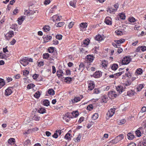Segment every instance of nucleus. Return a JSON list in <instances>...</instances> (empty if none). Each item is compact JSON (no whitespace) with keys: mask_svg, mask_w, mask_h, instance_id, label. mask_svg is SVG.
I'll use <instances>...</instances> for the list:
<instances>
[{"mask_svg":"<svg viewBox=\"0 0 146 146\" xmlns=\"http://www.w3.org/2000/svg\"><path fill=\"white\" fill-rule=\"evenodd\" d=\"M62 36L61 35H58L56 36V38L59 40H61L62 39Z\"/></svg>","mask_w":146,"mask_h":146,"instance_id":"obj_52","label":"nucleus"},{"mask_svg":"<svg viewBox=\"0 0 146 146\" xmlns=\"http://www.w3.org/2000/svg\"><path fill=\"white\" fill-rule=\"evenodd\" d=\"M88 90H92L94 87L95 85L94 82L92 81H88Z\"/></svg>","mask_w":146,"mask_h":146,"instance_id":"obj_6","label":"nucleus"},{"mask_svg":"<svg viewBox=\"0 0 146 146\" xmlns=\"http://www.w3.org/2000/svg\"><path fill=\"white\" fill-rule=\"evenodd\" d=\"M143 73V70L141 68H138L137 69L135 72V74L136 75L137 74L138 75H141Z\"/></svg>","mask_w":146,"mask_h":146,"instance_id":"obj_16","label":"nucleus"},{"mask_svg":"<svg viewBox=\"0 0 146 146\" xmlns=\"http://www.w3.org/2000/svg\"><path fill=\"white\" fill-rule=\"evenodd\" d=\"M35 86L34 84H28L27 87V88L28 89H30L33 88Z\"/></svg>","mask_w":146,"mask_h":146,"instance_id":"obj_40","label":"nucleus"},{"mask_svg":"<svg viewBox=\"0 0 146 146\" xmlns=\"http://www.w3.org/2000/svg\"><path fill=\"white\" fill-rule=\"evenodd\" d=\"M5 84L4 80L0 78V88Z\"/></svg>","mask_w":146,"mask_h":146,"instance_id":"obj_27","label":"nucleus"},{"mask_svg":"<svg viewBox=\"0 0 146 146\" xmlns=\"http://www.w3.org/2000/svg\"><path fill=\"white\" fill-rule=\"evenodd\" d=\"M48 93L50 95L54 94V91L52 89H49L47 91Z\"/></svg>","mask_w":146,"mask_h":146,"instance_id":"obj_31","label":"nucleus"},{"mask_svg":"<svg viewBox=\"0 0 146 146\" xmlns=\"http://www.w3.org/2000/svg\"><path fill=\"white\" fill-rule=\"evenodd\" d=\"M72 136L71 134L68 133L65 136L64 138L66 139L69 140L71 139V138Z\"/></svg>","mask_w":146,"mask_h":146,"instance_id":"obj_24","label":"nucleus"},{"mask_svg":"<svg viewBox=\"0 0 146 146\" xmlns=\"http://www.w3.org/2000/svg\"><path fill=\"white\" fill-rule=\"evenodd\" d=\"M86 58L88 60L90 61V62H91L93 60L94 57L93 56V55H89L87 56Z\"/></svg>","mask_w":146,"mask_h":146,"instance_id":"obj_11","label":"nucleus"},{"mask_svg":"<svg viewBox=\"0 0 146 146\" xmlns=\"http://www.w3.org/2000/svg\"><path fill=\"white\" fill-rule=\"evenodd\" d=\"M117 92H119V94H121L122 92L125 91V88L123 86L120 85L118 86L116 88Z\"/></svg>","mask_w":146,"mask_h":146,"instance_id":"obj_7","label":"nucleus"},{"mask_svg":"<svg viewBox=\"0 0 146 146\" xmlns=\"http://www.w3.org/2000/svg\"><path fill=\"white\" fill-rule=\"evenodd\" d=\"M81 100V98L79 97H76L74 99V101L75 102H77L78 101H80Z\"/></svg>","mask_w":146,"mask_h":146,"instance_id":"obj_54","label":"nucleus"},{"mask_svg":"<svg viewBox=\"0 0 146 146\" xmlns=\"http://www.w3.org/2000/svg\"><path fill=\"white\" fill-rule=\"evenodd\" d=\"M88 25L86 23H82L80 24V27L82 28H86L87 27Z\"/></svg>","mask_w":146,"mask_h":146,"instance_id":"obj_26","label":"nucleus"},{"mask_svg":"<svg viewBox=\"0 0 146 146\" xmlns=\"http://www.w3.org/2000/svg\"><path fill=\"white\" fill-rule=\"evenodd\" d=\"M31 144L30 141L29 139H27L24 142V146H29Z\"/></svg>","mask_w":146,"mask_h":146,"instance_id":"obj_23","label":"nucleus"},{"mask_svg":"<svg viewBox=\"0 0 146 146\" xmlns=\"http://www.w3.org/2000/svg\"><path fill=\"white\" fill-rule=\"evenodd\" d=\"M120 18L122 19H125V15L123 13H121L119 14Z\"/></svg>","mask_w":146,"mask_h":146,"instance_id":"obj_41","label":"nucleus"},{"mask_svg":"<svg viewBox=\"0 0 146 146\" xmlns=\"http://www.w3.org/2000/svg\"><path fill=\"white\" fill-rule=\"evenodd\" d=\"M89 41L90 40L88 39H86L83 41V44L85 46H87L89 44Z\"/></svg>","mask_w":146,"mask_h":146,"instance_id":"obj_37","label":"nucleus"},{"mask_svg":"<svg viewBox=\"0 0 146 146\" xmlns=\"http://www.w3.org/2000/svg\"><path fill=\"white\" fill-rule=\"evenodd\" d=\"M124 136L123 134H120L116 137L115 139L110 141V143L111 144H115L123 139Z\"/></svg>","mask_w":146,"mask_h":146,"instance_id":"obj_1","label":"nucleus"},{"mask_svg":"<svg viewBox=\"0 0 146 146\" xmlns=\"http://www.w3.org/2000/svg\"><path fill=\"white\" fill-rule=\"evenodd\" d=\"M24 20V18L22 16H21L17 20L18 23L20 25H21Z\"/></svg>","mask_w":146,"mask_h":146,"instance_id":"obj_14","label":"nucleus"},{"mask_svg":"<svg viewBox=\"0 0 146 146\" xmlns=\"http://www.w3.org/2000/svg\"><path fill=\"white\" fill-rule=\"evenodd\" d=\"M40 95V94L39 92H36L34 95L35 97L37 98H39Z\"/></svg>","mask_w":146,"mask_h":146,"instance_id":"obj_48","label":"nucleus"},{"mask_svg":"<svg viewBox=\"0 0 146 146\" xmlns=\"http://www.w3.org/2000/svg\"><path fill=\"white\" fill-rule=\"evenodd\" d=\"M143 84H140L139 86L137 88V90L138 91H139L143 88Z\"/></svg>","mask_w":146,"mask_h":146,"instance_id":"obj_47","label":"nucleus"},{"mask_svg":"<svg viewBox=\"0 0 146 146\" xmlns=\"http://www.w3.org/2000/svg\"><path fill=\"white\" fill-rule=\"evenodd\" d=\"M125 41L124 39H121L119 40H116L115 42L118 45V46H119V44H120L122 43Z\"/></svg>","mask_w":146,"mask_h":146,"instance_id":"obj_22","label":"nucleus"},{"mask_svg":"<svg viewBox=\"0 0 146 146\" xmlns=\"http://www.w3.org/2000/svg\"><path fill=\"white\" fill-rule=\"evenodd\" d=\"M14 35L13 31H10L5 35V37L7 40H9Z\"/></svg>","mask_w":146,"mask_h":146,"instance_id":"obj_5","label":"nucleus"},{"mask_svg":"<svg viewBox=\"0 0 146 146\" xmlns=\"http://www.w3.org/2000/svg\"><path fill=\"white\" fill-rule=\"evenodd\" d=\"M98 117V113H94L92 116V119L93 120L97 119Z\"/></svg>","mask_w":146,"mask_h":146,"instance_id":"obj_33","label":"nucleus"},{"mask_svg":"<svg viewBox=\"0 0 146 146\" xmlns=\"http://www.w3.org/2000/svg\"><path fill=\"white\" fill-rule=\"evenodd\" d=\"M48 51L49 52L52 53L54 51V48L53 47H50L48 49Z\"/></svg>","mask_w":146,"mask_h":146,"instance_id":"obj_55","label":"nucleus"},{"mask_svg":"<svg viewBox=\"0 0 146 146\" xmlns=\"http://www.w3.org/2000/svg\"><path fill=\"white\" fill-rule=\"evenodd\" d=\"M131 84V82L130 81H127L126 83L123 84V86L125 89L127 87L130 86Z\"/></svg>","mask_w":146,"mask_h":146,"instance_id":"obj_19","label":"nucleus"},{"mask_svg":"<svg viewBox=\"0 0 146 146\" xmlns=\"http://www.w3.org/2000/svg\"><path fill=\"white\" fill-rule=\"evenodd\" d=\"M118 67V65L116 64H113L111 66V69L114 70H115L117 69Z\"/></svg>","mask_w":146,"mask_h":146,"instance_id":"obj_28","label":"nucleus"},{"mask_svg":"<svg viewBox=\"0 0 146 146\" xmlns=\"http://www.w3.org/2000/svg\"><path fill=\"white\" fill-rule=\"evenodd\" d=\"M129 22L131 23H133L135 21V19L133 17L129 18Z\"/></svg>","mask_w":146,"mask_h":146,"instance_id":"obj_50","label":"nucleus"},{"mask_svg":"<svg viewBox=\"0 0 146 146\" xmlns=\"http://www.w3.org/2000/svg\"><path fill=\"white\" fill-rule=\"evenodd\" d=\"M94 93L95 94H98L100 93V91L98 89H95L94 90Z\"/></svg>","mask_w":146,"mask_h":146,"instance_id":"obj_57","label":"nucleus"},{"mask_svg":"<svg viewBox=\"0 0 146 146\" xmlns=\"http://www.w3.org/2000/svg\"><path fill=\"white\" fill-rule=\"evenodd\" d=\"M87 109L88 110L90 111L93 109V106L92 104L89 105L87 107Z\"/></svg>","mask_w":146,"mask_h":146,"instance_id":"obj_60","label":"nucleus"},{"mask_svg":"<svg viewBox=\"0 0 146 146\" xmlns=\"http://www.w3.org/2000/svg\"><path fill=\"white\" fill-rule=\"evenodd\" d=\"M136 52H141L142 51L141 47L140 46L138 47L136 50Z\"/></svg>","mask_w":146,"mask_h":146,"instance_id":"obj_59","label":"nucleus"},{"mask_svg":"<svg viewBox=\"0 0 146 146\" xmlns=\"http://www.w3.org/2000/svg\"><path fill=\"white\" fill-rule=\"evenodd\" d=\"M108 98L105 96H103L102 97V102L106 103L107 102Z\"/></svg>","mask_w":146,"mask_h":146,"instance_id":"obj_34","label":"nucleus"},{"mask_svg":"<svg viewBox=\"0 0 146 146\" xmlns=\"http://www.w3.org/2000/svg\"><path fill=\"white\" fill-rule=\"evenodd\" d=\"M142 128H139L135 132V133L137 136L139 137L141 136V133L140 131V129H141Z\"/></svg>","mask_w":146,"mask_h":146,"instance_id":"obj_17","label":"nucleus"},{"mask_svg":"<svg viewBox=\"0 0 146 146\" xmlns=\"http://www.w3.org/2000/svg\"><path fill=\"white\" fill-rule=\"evenodd\" d=\"M115 110V108H111L107 113V115L109 117H111L114 114Z\"/></svg>","mask_w":146,"mask_h":146,"instance_id":"obj_4","label":"nucleus"},{"mask_svg":"<svg viewBox=\"0 0 146 146\" xmlns=\"http://www.w3.org/2000/svg\"><path fill=\"white\" fill-rule=\"evenodd\" d=\"M40 117L37 115H35L33 117V119L36 121H38L40 119Z\"/></svg>","mask_w":146,"mask_h":146,"instance_id":"obj_42","label":"nucleus"},{"mask_svg":"<svg viewBox=\"0 0 146 146\" xmlns=\"http://www.w3.org/2000/svg\"><path fill=\"white\" fill-rule=\"evenodd\" d=\"M146 111V107L145 106H143L141 108V112L143 113Z\"/></svg>","mask_w":146,"mask_h":146,"instance_id":"obj_58","label":"nucleus"},{"mask_svg":"<svg viewBox=\"0 0 146 146\" xmlns=\"http://www.w3.org/2000/svg\"><path fill=\"white\" fill-rule=\"evenodd\" d=\"M9 144L11 145H13L15 142V140L13 138H11L8 141Z\"/></svg>","mask_w":146,"mask_h":146,"instance_id":"obj_15","label":"nucleus"},{"mask_svg":"<svg viewBox=\"0 0 146 146\" xmlns=\"http://www.w3.org/2000/svg\"><path fill=\"white\" fill-rule=\"evenodd\" d=\"M43 104L46 106H48L49 105V102L48 100H45L43 102Z\"/></svg>","mask_w":146,"mask_h":146,"instance_id":"obj_36","label":"nucleus"},{"mask_svg":"<svg viewBox=\"0 0 146 146\" xmlns=\"http://www.w3.org/2000/svg\"><path fill=\"white\" fill-rule=\"evenodd\" d=\"M59 72V70H58L57 72V75L58 76V78H62V77L63 76V75L62 74H61L60 73V72Z\"/></svg>","mask_w":146,"mask_h":146,"instance_id":"obj_43","label":"nucleus"},{"mask_svg":"<svg viewBox=\"0 0 146 146\" xmlns=\"http://www.w3.org/2000/svg\"><path fill=\"white\" fill-rule=\"evenodd\" d=\"M43 56L44 58L48 59L50 55L48 53H45L43 54Z\"/></svg>","mask_w":146,"mask_h":146,"instance_id":"obj_44","label":"nucleus"},{"mask_svg":"<svg viewBox=\"0 0 146 146\" xmlns=\"http://www.w3.org/2000/svg\"><path fill=\"white\" fill-rule=\"evenodd\" d=\"M76 0H74L72 1H70V5L71 6L75 8L76 7Z\"/></svg>","mask_w":146,"mask_h":146,"instance_id":"obj_21","label":"nucleus"},{"mask_svg":"<svg viewBox=\"0 0 146 146\" xmlns=\"http://www.w3.org/2000/svg\"><path fill=\"white\" fill-rule=\"evenodd\" d=\"M131 61L130 58L127 56L124 57L122 60V65H126L128 64Z\"/></svg>","mask_w":146,"mask_h":146,"instance_id":"obj_3","label":"nucleus"},{"mask_svg":"<svg viewBox=\"0 0 146 146\" xmlns=\"http://www.w3.org/2000/svg\"><path fill=\"white\" fill-rule=\"evenodd\" d=\"M115 32L118 35H121L122 34V32L118 30H116Z\"/></svg>","mask_w":146,"mask_h":146,"instance_id":"obj_53","label":"nucleus"},{"mask_svg":"<svg viewBox=\"0 0 146 146\" xmlns=\"http://www.w3.org/2000/svg\"><path fill=\"white\" fill-rule=\"evenodd\" d=\"M11 88L9 87L5 90V94L7 96H9L12 93Z\"/></svg>","mask_w":146,"mask_h":146,"instance_id":"obj_9","label":"nucleus"},{"mask_svg":"<svg viewBox=\"0 0 146 146\" xmlns=\"http://www.w3.org/2000/svg\"><path fill=\"white\" fill-rule=\"evenodd\" d=\"M141 47L142 51L144 52L146 50V46H141Z\"/></svg>","mask_w":146,"mask_h":146,"instance_id":"obj_63","label":"nucleus"},{"mask_svg":"<svg viewBox=\"0 0 146 146\" xmlns=\"http://www.w3.org/2000/svg\"><path fill=\"white\" fill-rule=\"evenodd\" d=\"M45 42H47L50 41L52 37L50 36H46L43 38Z\"/></svg>","mask_w":146,"mask_h":146,"instance_id":"obj_13","label":"nucleus"},{"mask_svg":"<svg viewBox=\"0 0 146 146\" xmlns=\"http://www.w3.org/2000/svg\"><path fill=\"white\" fill-rule=\"evenodd\" d=\"M20 63L24 66H26L29 64L28 58L25 57L21 60L20 61Z\"/></svg>","mask_w":146,"mask_h":146,"instance_id":"obj_2","label":"nucleus"},{"mask_svg":"<svg viewBox=\"0 0 146 146\" xmlns=\"http://www.w3.org/2000/svg\"><path fill=\"white\" fill-rule=\"evenodd\" d=\"M119 94H116L115 92L111 91L109 92L108 95L109 97L116 98Z\"/></svg>","mask_w":146,"mask_h":146,"instance_id":"obj_8","label":"nucleus"},{"mask_svg":"<svg viewBox=\"0 0 146 146\" xmlns=\"http://www.w3.org/2000/svg\"><path fill=\"white\" fill-rule=\"evenodd\" d=\"M81 137V135L80 134H79V135L78 136V137H76V140H75L76 142H79Z\"/></svg>","mask_w":146,"mask_h":146,"instance_id":"obj_45","label":"nucleus"},{"mask_svg":"<svg viewBox=\"0 0 146 146\" xmlns=\"http://www.w3.org/2000/svg\"><path fill=\"white\" fill-rule=\"evenodd\" d=\"M92 50L95 53L98 54L99 52V48L97 47H95L93 48Z\"/></svg>","mask_w":146,"mask_h":146,"instance_id":"obj_35","label":"nucleus"},{"mask_svg":"<svg viewBox=\"0 0 146 146\" xmlns=\"http://www.w3.org/2000/svg\"><path fill=\"white\" fill-rule=\"evenodd\" d=\"M101 75V72L99 71H96L93 74L95 78H98Z\"/></svg>","mask_w":146,"mask_h":146,"instance_id":"obj_12","label":"nucleus"},{"mask_svg":"<svg viewBox=\"0 0 146 146\" xmlns=\"http://www.w3.org/2000/svg\"><path fill=\"white\" fill-rule=\"evenodd\" d=\"M45 111L46 110L43 108H40L38 110V112L42 114L45 113Z\"/></svg>","mask_w":146,"mask_h":146,"instance_id":"obj_39","label":"nucleus"},{"mask_svg":"<svg viewBox=\"0 0 146 146\" xmlns=\"http://www.w3.org/2000/svg\"><path fill=\"white\" fill-rule=\"evenodd\" d=\"M135 94V92L132 90L129 91L127 92V94L129 96H131Z\"/></svg>","mask_w":146,"mask_h":146,"instance_id":"obj_32","label":"nucleus"},{"mask_svg":"<svg viewBox=\"0 0 146 146\" xmlns=\"http://www.w3.org/2000/svg\"><path fill=\"white\" fill-rule=\"evenodd\" d=\"M128 138L129 139H132L134 137V135L131 133H129L127 134Z\"/></svg>","mask_w":146,"mask_h":146,"instance_id":"obj_29","label":"nucleus"},{"mask_svg":"<svg viewBox=\"0 0 146 146\" xmlns=\"http://www.w3.org/2000/svg\"><path fill=\"white\" fill-rule=\"evenodd\" d=\"M116 11H117L116 9H115L112 7H110L108 8L107 10V11L108 12H109L110 13H113Z\"/></svg>","mask_w":146,"mask_h":146,"instance_id":"obj_18","label":"nucleus"},{"mask_svg":"<svg viewBox=\"0 0 146 146\" xmlns=\"http://www.w3.org/2000/svg\"><path fill=\"white\" fill-rule=\"evenodd\" d=\"M136 144L134 143L131 142L129 144L128 146H136Z\"/></svg>","mask_w":146,"mask_h":146,"instance_id":"obj_64","label":"nucleus"},{"mask_svg":"<svg viewBox=\"0 0 146 146\" xmlns=\"http://www.w3.org/2000/svg\"><path fill=\"white\" fill-rule=\"evenodd\" d=\"M95 40L98 41H100L103 40V38L102 35H98L96 36Z\"/></svg>","mask_w":146,"mask_h":146,"instance_id":"obj_20","label":"nucleus"},{"mask_svg":"<svg viewBox=\"0 0 146 146\" xmlns=\"http://www.w3.org/2000/svg\"><path fill=\"white\" fill-rule=\"evenodd\" d=\"M66 75L69 76L71 74L70 71V70H66Z\"/></svg>","mask_w":146,"mask_h":146,"instance_id":"obj_62","label":"nucleus"},{"mask_svg":"<svg viewBox=\"0 0 146 146\" xmlns=\"http://www.w3.org/2000/svg\"><path fill=\"white\" fill-rule=\"evenodd\" d=\"M64 22H61L58 23L57 24V25H56L58 27H60L62 26L64 24Z\"/></svg>","mask_w":146,"mask_h":146,"instance_id":"obj_51","label":"nucleus"},{"mask_svg":"<svg viewBox=\"0 0 146 146\" xmlns=\"http://www.w3.org/2000/svg\"><path fill=\"white\" fill-rule=\"evenodd\" d=\"M126 121L125 119H122L120 120L119 123L120 125H122L124 124Z\"/></svg>","mask_w":146,"mask_h":146,"instance_id":"obj_56","label":"nucleus"},{"mask_svg":"<svg viewBox=\"0 0 146 146\" xmlns=\"http://www.w3.org/2000/svg\"><path fill=\"white\" fill-rule=\"evenodd\" d=\"M43 29L45 32H47L50 31V27L48 26H46L43 27Z\"/></svg>","mask_w":146,"mask_h":146,"instance_id":"obj_38","label":"nucleus"},{"mask_svg":"<svg viewBox=\"0 0 146 146\" xmlns=\"http://www.w3.org/2000/svg\"><path fill=\"white\" fill-rule=\"evenodd\" d=\"M84 117H81L78 120V122L81 123L84 121Z\"/></svg>","mask_w":146,"mask_h":146,"instance_id":"obj_61","label":"nucleus"},{"mask_svg":"<svg viewBox=\"0 0 146 146\" xmlns=\"http://www.w3.org/2000/svg\"><path fill=\"white\" fill-rule=\"evenodd\" d=\"M72 114L74 116V117H76L78 116V111H74L73 113H72Z\"/></svg>","mask_w":146,"mask_h":146,"instance_id":"obj_49","label":"nucleus"},{"mask_svg":"<svg viewBox=\"0 0 146 146\" xmlns=\"http://www.w3.org/2000/svg\"><path fill=\"white\" fill-rule=\"evenodd\" d=\"M79 67L78 70H80L82 72V71L84 68V64L82 63H81L79 65Z\"/></svg>","mask_w":146,"mask_h":146,"instance_id":"obj_30","label":"nucleus"},{"mask_svg":"<svg viewBox=\"0 0 146 146\" xmlns=\"http://www.w3.org/2000/svg\"><path fill=\"white\" fill-rule=\"evenodd\" d=\"M72 78L70 77H66L64 79L65 82L68 83H70V82L72 80Z\"/></svg>","mask_w":146,"mask_h":146,"instance_id":"obj_25","label":"nucleus"},{"mask_svg":"<svg viewBox=\"0 0 146 146\" xmlns=\"http://www.w3.org/2000/svg\"><path fill=\"white\" fill-rule=\"evenodd\" d=\"M67 117L68 118V114H66L65 116H64L63 118L64 119L66 120V121L67 122H68L69 121L70 119L69 118L68 119H67Z\"/></svg>","mask_w":146,"mask_h":146,"instance_id":"obj_46","label":"nucleus"},{"mask_svg":"<svg viewBox=\"0 0 146 146\" xmlns=\"http://www.w3.org/2000/svg\"><path fill=\"white\" fill-rule=\"evenodd\" d=\"M111 18L107 17L105 19V22L106 24L109 25H111L112 24V22L111 21Z\"/></svg>","mask_w":146,"mask_h":146,"instance_id":"obj_10","label":"nucleus"}]
</instances>
